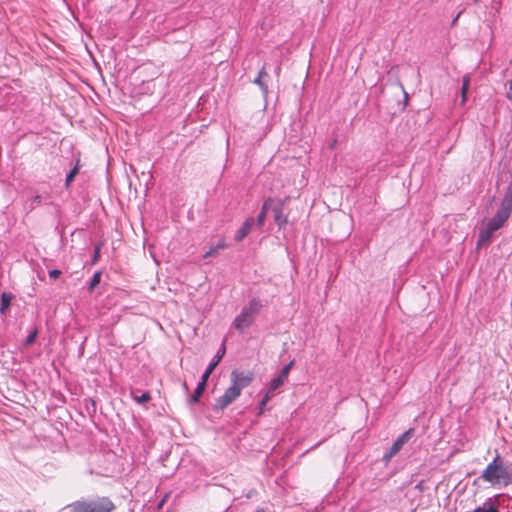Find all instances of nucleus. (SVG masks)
<instances>
[{
	"instance_id": "obj_1",
	"label": "nucleus",
	"mask_w": 512,
	"mask_h": 512,
	"mask_svg": "<svg viewBox=\"0 0 512 512\" xmlns=\"http://www.w3.org/2000/svg\"><path fill=\"white\" fill-rule=\"evenodd\" d=\"M512 213V183H510L500 202V207L494 216L480 230L477 245L482 246L490 242L494 233L499 230L509 219Z\"/></svg>"
},
{
	"instance_id": "obj_2",
	"label": "nucleus",
	"mask_w": 512,
	"mask_h": 512,
	"mask_svg": "<svg viewBox=\"0 0 512 512\" xmlns=\"http://www.w3.org/2000/svg\"><path fill=\"white\" fill-rule=\"evenodd\" d=\"M480 478L492 486L506 487L512 484V468L504 462L499 453H496L493 460L482 471Z\"/></svg>"
},
{
	"instance_id": "obj_3",
	"label": "nucleus",
	"mask_w": 512,
	"mask_h": 512,
	"mask_svg": "<svg viewBox=\"0 0 512 512\" xmlns=\"http://www.w3.org/2000/svg\"><path fill=\"white\" fill-rule=\"evenodd\" d=\"M262 308L261 301L259 299H252L247 305H245L239 315H237L232 323V326L243 333L248 329L257 318Z\"/></svg>"
},
{
	"instance_id": "obj_4",
	"label": "nucleus",
	"mask_w": 512,
	"mask_h": 512,
	"mask_svg": "<svg viewBox=\"0 0 512 512\" xmlns=\"http://www.w3.org/2000/svg\"><path fill=\"white\" fill-rule=\"evenodd\" d=\"M70 512H111L115 506L107 497L76 501L69 505Z\"/></svg>"
},
{
	"instance_id": "obj_5",
	"label": "nucleus",
	"mask_w": 512,
	"mask_h": 512,
	"mask_svg": "<svg viewBox=\"0 0 512 512\" xmlns=\"http://www.w3.org/2000/svg\"><path fill=\"white\" fill-rule=\"evenodd\" d=\"M414 430L412 428L401 434L392 444V446L383 455V461L388 464L391 459L399 453L403 446L413 437Z\"/></svg>"
},
{
	"instance_id": "obj_6",
	"label": "nucleus",
	"mask_w": 512,
	"mask_h": 512,
	"mask_svg": "<svg viewBox=\"0 0 512 512\" xmlns=\"http://www.w3.org/2000/svg\"><path fill=\"white\" fill-rule=\"evenodd\" d=\"M240 394L241 392L239 391L238 387L236 388L231 384V386L225 390L224 394L216 400L214 408L216 410L225 409L228 405L235 401L237 397L240 396Z\"/></svg>"
},
{
	"instance_id": "obj_7",
	"label": "nucleus",
	"mask_w": 512,
	"mask_h": 512,
	"mask_svg": "<svg viewBox=\"0 0 512 512\" xmlns=\"http://www.w3.org/2000/svg\"><path fill=\"white\" fill-rule=\"evenodd\" d=\"M253 380L252 372H243L233 370L231 373V382L234 387H238L241 392L244 388L250 385Z\"/></svg>"
},
{
	"instance_id": "obj_8",
	"label": "nucleus",
	"mask_w": 512,
	"mask_h": 512,
	"mask_svg": "<svg viewBox=\"0 0 512 512\" xmlns=\"http://www.w3.org/2000/svg\"><path fill=\"white\" fill-rule=\"evenodd\" d=\"M254 223H255L254 218H252V217L247 218L246 221L242 224V226L236 232L235 240L237 242H241L250 233Z\"/></svg>"
},
{
	"instance_id": "obj_9",
	"label": "nucleus",
	"mask_w": 512,
	"mask_h": 512,
	"mask_svg": "<svg viewBox=\"0 0 512 512\" xmlns=\"http://www.w3.org/2000/svg\"><path fill=\"white\" fill-rule=\"evenodd\" d=\"M225 354V346H222V348L218 351L217 355L214 357V359L210 362L208 367L206 368L205 372L202 374V377L207 379L213 372V370L216 368V366L219 364L220 360L222 359L223 355Z\"/></svg>"
},
{
	"instance_id": "obj_10",
	"label": "nucleus",
	"mask_w": 512,
	"mask_h": 512,
	"mask_svg": "<svg viewBox=\"0 0 512 512\" xmlns=\"http://www.w3.org/2000/svg\"><path fill=\"white\" fill-rule=\"evenodd\" d=\"M274 220L276 224L281 228L287 223V217L283 213V207L278 204L273 207Z\"/></svg>"
},
{
	"instance_id": "obj_11",
	"label": "nucleus",
	"mask_w": 512,
	"mask_h": 512,
	"mask_svg": "<svg viewBox=\"0 0 512 512\" xmlns=\"http://www.w3.org/2000/svg\"><path fill=\"white\" fill-rule=\"evenodd\" d=\"M207 385V379L201 377V381L198 383L194 394L190 398V403L194 404L197 403L199 398L201 397L202 393L204 392Z\"/></svg>"
},
{
	"instance_id": "obj_12",
	"label": "nucleus",
	"mask_w": 512,
	"mask_h": 512,
	"mask_svg": "<svg viewBox=\"0 0 512 512\" xmlns=\"http://www.w3.org/2000/svg\"><path fill=\"white\" fill-rule=\"evenodd\" d=\"M473 512H500L495 506L492 498H488L481 506L474 509Z\"/></svg>"
},
{
	"instance_id": "obj_13",
	"label": "nucleus",
	"mask_w": 512,
	"mask_h": 512,
	"mask_svg": "<svg viewBox=\"0 0 512 512\" xmlns=\"http://www.w3.org/2000/svg\"><path fill=\"white\" fill-rule=\"evenodd\" d=\"M11 300H12V295L10 293H7V292L2 293L1 302H0V313L2 315L6 314L7 310L10 307Z\"/></svg>"
},
{
	"instance_id": "obj_14",
	"label": "nucleus",
	"mask_w": 512,
	"mask_h": 512,
	"mask_svg": "<svg viewBox=\"0 0 512 512\" xmlns=\"http://www.w3.org/2000/svg\"><path fill=\"white\" fill-rule=\"evenodd\" d=\"M270 203H271V199H268L264 202V204L262 206L261 212L259 213V215L257 217V224L259 226H262L264 224V220H265L267 210H268Z\"/></svg>"
},
{
	"instance_id": "obj_15",
	"label": "nucleus",
	"mask_w": 512,
	"mask_h": 512,
	"mask_svg": "<svg viewBox=\"0 0 512 512\" xmlns=\"http://www.w3.org/2000/svg\"><path fill=\"white\" fill-rule=\"evenodd\" d=\"M80 169L79 160H77L76 165L70 170V172L66 176L65 184L68 187L71 182L74 180L75 176L78 174Z\"/></svg>"
},
{
	"instance_id": "obj_16",
	"label": "nucleus",
	"mask_w": 512,
	"mask_h": 512,
	"mask_svg": "<svg viewBox=\"0 0 512 512\" xmlns=\"http://www.w3.org/2000/svg\"><path fill=\"white\" fill-rule=\"evenodd\" d=\"M284 382L285 380L277 376L276 378L271 380L267 392H269L270 395L273 394V392L276 391L281 385H283Z\"/></svg>"
},
{
	"instance_id": "obj_17",
	"label": "nucleus",
	"mask_w": 512,
	"mask_h": 512,
	"mask_svg": "<svg viewBox=\"0 0 512 512\" xmlns=\"http://www.w3.org/2000/svg\"><path fill=\"white\" fill-rule=\"evenodd\" d=\"M264 75H266V72H265V68L263 67L260 70L258 77L254 80V83L257 84L261 88V90L266 94L267 93V85L262 81V77Z\"/></svg>"
},
{
	"instance_id": "obj_18",
	"label": "nucleus",
	"mask_w": 512,
	"mask_h": 512,
	"mask_svg": "<svg viewBox=\"0 0 512 512\" xmlns=\"http://www.w3.org/2000/svg\"><path fill=\"white\" fill-rule=\"evenodd\" d=\"M100 281H101V272H96L93 275V277H92V279H91V281L89 283L88 290L90 292L93 291L94 288L100 283Z\"/></svg>"
},
{
	"instance_id": "obj_19",
	"label": "nucleus",
	"mask_w": 512,
	"mask_h": 512,
	"mask_svg": "<svg viewBox=\"0 0 512 512\" xmlns=\"http://www.w3.org/2000/svg\"><path fill=\"white\" fill-rule=\"evenodd\" d=\"M270 397H271V395L269 394V392H266V394L264 395L262 400L259 402V405H258L259 412H258V414H262L265 411L266 405L269 402Z\"/></svg>"
},
{
	"instance_id": "obj_20",
	"label": "nucleus",
	"mask_w": 512,
	"mask_h": 512,
	"mask_svg": "<svg viewBox=\"0 0 512 512\" xmlns=\"http://www.w3.org/2000/svg\"><path fill=\"white\" fill-rule=\"evenodd\" d=\"M133 399H134L138 404H144V403L148 402V401L151 399V396H150V393H148V392H144V393H142L140 396L133 395Z\"/></svg>"
},
{
	"instance_id": "obj_21",
	"label": "nucleus",
	"mask_w": 512,
	"mask_h": 512,
	"mask_svg": "<svg viewBox=\"0 0 512 512\" xmlns=\"http://www.w3.org/2000/svg\"><path fill=\"white\" fill-rule=\"evenodd\" d=\"M293 364H294V361H291V362H289L288 364H286V365L282 368V370H281V372H280V374H279L278 376H279L281 379L286 380V379H287V377H288V374H289V372H290V370H291V368H292V366H293Z\"/></svg>"
},
{
	"instance_id": "obj_22",
	"label": "nucleus",
	"mask_w": 512,
	"mask_h": 512,
	"mask_svg": "<svg viewBox=\"0 0 512 512\" xmlns=\"http://www.w3.org/2000/svg\"><path fill=\"white\" fill-rule=\"evenodd\" d=\"M37 337V330H34L32 333H30L25 340V345L29 346L34 343L35 339Z\"/></svg>"
},
{
	"instance_id": "obj_23",
	"label": "nucleus",
	"mask_w": 512,
	"mask_h": 512,
	"mask_svg": "<svg viewBox=\"0 0 512 512\" xmlns=\"http://www.w3.org/2000/svg\"><path fill=\"white\" fill-rule=\"evenodd\" d=\"M468 89H469L468 86H463L462 85V88H461V105L465 104V102L467 100Z\"/></svg>"
},
{
	"instance_id": "obj_24",
	"label": "nucleus",
	"mask_w": 512,
	"mask_h": 512,
	"mask_svg": "<svg viewBox=\"0 0 512 512\" xmlns=\"http://www.w3.org/2000/svg\"><path fill=\"white\" fill-rule=\"evenodd\" d=\"M218 253V250L217 248H215L214 246L211 247L204 255H203V258H209V257H212V256H215L216 254Z\"/></svg>"
},
{
	"instance_id": "obj_25",
	"label": "nucleus",
	"mask_w": 512,
	"mask_h": 512,
	"mask_svg": "<svg viewBox=\"0 0 512 512\" xmlns=\"http://www.w3.org/2000/svg\"><path fill=\"white\" fill-rule=\"evenodd\" d=\"M61 274L62 272L58 269H53L49 271V277L54 280L57 279Z\"/></svg>"
},
{
	"instance_id": "obj_26",
	"label": "nucleus",
	"mask_w": 512,
	"mask_h": 512,
	"mask_svg": "<svg viewBox=\"0 0 512 512\" xmlns=\"http://www.w3.org/2000/svg\"><path fill=\"white\" fill-rule=\"evenodd\" d=\"M226 243L225 241L221 240L218 242V244L216 246H214L215 248H217V250L219 251L220 249H224L226 248Z\"/></svg>"
},
{
	"instance_id": "obj_27",
	"label": "nucleus",
	"mask_w": 512,
	"mask_h": 512,
	"mask_svg": "<svg viewBox=\"0 0 512 512\" xmlns=\"http://www.w3.org/2000/svg\"><path fill=\"white\" fill-rule=\"evenodd\" d=\"M99 253H100V247L97 246L95 248V251H94V256H93V262H96L99 258Z\"/></svg>"
},
{
	"instance_id": "obj_28",
	"label": "nucleus",
	"mask_w": 512,
	"mask_h": 512,
	"mask_svg": "<svg viewBox=\"0 0 512 512\" xmlns=\"http://www.w3.org/2000/svg\"><path fill=\"white\" fill-rule=\"evenodd\" d=\"M40 203H41V196H39V195L34 196L32 199V204L39 205Z\"/></svg>"
},
{
	"instance_id": "obj_29",
	"label": "nucleus",
	"mask_w": 512,
	"mask_h": 512,
	"mask_svg": "<svg viewBox=\"0 0 512 512\" xmlns=\"http://www.w3.org/2000/svg\"><path fill=\"white\" fill-rule=\"evenodd\" d=\"M463 86H468L470 85V76L469 75H465L463 77V83H462Z\"/></svg>"
},
{
	"instance_id": "obj_30",
	"label": "nucleus",
	"mask_w": 512,
	"mask_h": 512,
	"mask_svg": "<svg viewBox=\"0 0 512 512\" xmlns=\"http://www.w3.org/2000/svg\"><path fill=\"white\" fill-rule=\"evenodd\" d=\"M460 14H461V12H459V13L457 14V16L455 17V19H454V20H453V22H452V25H455V24H456V22H457V20H458V18H459V16H460Z\"/></svg>"
},
{
	"instance_id": "obj_31",
	"label": "nucleus",
	"mask_w": 512,
	"mask_h": 512,
	"mask_svg": "<svg viewBox=\"0 0 512 512\" xmlns=\"http://www.w3.org/2000/svg\"><path fill=\"white\" fill-rule=\"evenodd\" d=\"M507 98L509 100H512V91L509 90V92L507 93Z\"/></svg>"
},
{
	"instance_id": "obj_32",
	"label": "nucleus",
	"mask_w": 512,
	"mask_h": 512,
	"mask_svg": "<svg viewBox=\"0 0 512 512\" xmlns=\"http://www.w3.org/2000/svg\"><path fill=\"white\" fill-rule=\"evenodd\" d=\"M335 144H336V140H333L332 143L330 144V148H334Z\"/></svg>"
},
{
	"instance_id": "obj_33",
	"label": "nucleus",
	"mask_w": 512,
	"mask_h": 512,
	"mask_svg": "<svg viewBox=\"0 0 512 512\" xmlns=\"http://www.w3.org/2000/svg\"><path fill=\"white\" fill-rule=\"evenodd\" d=\"M255 512H265V510H264V509H258V510H257V511H255Z\"/></svg>"
},
{
	"instance_id": "obj_34",
	"label": "nucleus",
	"mask_w": 512,
	"mask_h": 512,
	"mask_svg": "<svg viewBox=\"0 0 512 512\" xmlns=\"http://www.w3.org/2000/svg\"><path fill=\"white\" fill-rule=\"evenodd\" d=\"M475 2H478L479 0H474Z\"/></svg>"
}]
</instances>
